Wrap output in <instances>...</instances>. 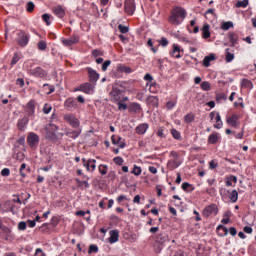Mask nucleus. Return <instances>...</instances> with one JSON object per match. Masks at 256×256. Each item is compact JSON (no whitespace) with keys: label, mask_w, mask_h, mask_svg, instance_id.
<instances>
[{"label":"nucleus","mask_w":256,"mask_h":256,"mask_svg":"<svg viewBox=\"0 0 256 256\" xmlns=\"http://www.w3.org/2000/svg\"><path fill=\"white\" fill-rule=\"evenodd\" d=\"M0 175L2 177H9V175H11V170L9 168H4L1 170Z\"/></svg>","instance_id":"obj_49"},{"label":"nucleus","mask_w":256,"mask_h":256,"mask_svg":"<svg viewBox=\"0 0 256 256\" xmlns=\"http://www.w3.org/2000/svg\"><path fill=\"white\" fill-rule=\"evenodd\" d=\"M118 29H119L120 33H129V27L123 26L122 24H120L118 26Z\"/></svg>","instance_id":"obj_58"},{"label":"nucleus","mask_w":256,"mask_h":256,"mask_svg":"<svg viewBox=\"0 0 256 256\" xmlns=\"http://www.w3.org/2000/svg\"><path fill=\"white\" fill-rule=\"evenodd\" d=\"M78 185H84L85 189H89L90 185L89 182H87V180L81 181L79 179H76Z\"/></svg>","instance_id":"obj_60"},{"label":"nucleus","mask_w":256,"mask_h":256,"mask_svg":"<svg viewBox=\"0 0 256 256\" xmlns=\"http://www.w3.org/2000/svg\"><path fill=\"white\" fill-rule=\"evenodd\" d=\"M53 13L59 19H63L65 17V9L61 5H57L53 8Z\"/></svg>","instance_id":"obj_20"},{"label":"nucleus","mask_w":256,"mask_h":256,"mask_svg":"<svg viewBox=\"0 0 256 256\" xmlns=\"http://www.w3.org/2000/svg\"><path fill=\"white\" fill-rule=\"evenodd\" d=\"M109 234H110V237L108 238L109 243L113 245V243H117V241H119V231L110 230Z\"/></svg>","instance_id":"obj_22"},{"label":"nucleus","mask_w":256,"mask_h":256,"mask_svg":"<svg viewBox=\"0 0 256 256\" xmlns=\"http://www.w3.org/2000/svg\"><path fill=\"white\" fill-rule=\"evenodd\" d=\"M64 107L67 111H75L79 106L77 104V100L73 97H69L64 102Z\"/></svg>","instance_id":"obj_8"},{"label":"nucleus","mask_w":256,"mask_h":256,"mask_svg":"<svg viewBox=\"0 0 256 256\" xmlns=\"http://www.w3.org/2000/svg\"><path fill=\"white\" fill-rule=\"evenodd\" d=\"M98 171L101 175H107V172L109 171V166H107V164H100L98 166Z\"/></svg>","instance_id":"obj_32"},{"label":"nucleus","mask_w":256,"mask_h":256,"mask_svg":"<svg viewBox=\"0 0 256 256\" xmlns=\"http://www.w3.org/2000/svg\"><path fill=\"white\" fill-rule=\"evenodd\" d=\"M45 91L48 90L47 95H51V93L55 92V86L49 85V84H44L43 85Z\"/></svg>","instance_id":"obj_44"},{"label":"nucleus","mask_w":256,"mask_h":256,"mask_svg":"<svg viewBox=\"0 0 256 256\" xmlns=\"http://www.w3.org/2000/svg\"><path fill=\"white\" fill-rule=\"evenodd\" d=\"M83 166L87 169V171H91L89 160L82 158Z\"/></svg>","instance_id":"obj_63"},{"label":"nucleus","mask_w":256,"mask_h":256,"mask_svg":"<svg viewBox=\"0 0 256 256\" xmlns=\"http://www.w3.org/2000/svg\"><path fill=\"white\" fill-rule=\"evenodd\" d=\"M64 120L74 129H78V127L81 125L79 119H77V117H75L73 114L64 115Z\"/></svg>","instance_id":"obj_6"},{"label":"nucleus","mask_w":256,"mask_h":256,"mask_svg":"<svg viewBox=\"0 0 256 256\" xmlns=\"http://www.w3.org/2000/svg\"><path fill=\"white\" fill-rule=\"evenodd\" d=\"M46 139H48V141H57V134H55V132H47Z\"/></svg>","instance_id":"obj_40"},{"label":"nucleus","mask_w":256,"mask_h":256,"mask_svg":"<svg viewBox=\"0 0 256 256\" xmlns=\"http://www.w3.org/2000/svg\"><path fill=\"white\" fill-rule=\"evenodd\" d=\"M79 135H81V129L66 131V136L70 139H77Z\"/></svg>","instance_id":"obj_24"},{"label":"nucleus","mask_w":256,"mask_h":256,"mask_svg":"<svg viewBox=\"0 0 256 256\" xmlns=\"http://www.w3.org/2000/svg\"><path fill=\"white\" fill-rule=\"evenodd\" d=\"M185 17H187V11L182 7H175L172 9L168 21L172 25H181L185 20Z\"/></svg>","instance_id":"obj_1"},{"label":"nucleus","mask_w":256,"mask_h":256,"mask_svg":"<svg viewBox=\"0 0 256 256\" xmlns=\"http://www.w3.org/2000/svg\"><path fill=\"white\" fill-rule=\"evenodd\" d=\"M81 37L79 36V34L73 33L72 36L70 37V40L72 41V43L75 45L76 43H79Z\"/></svg>","instance_id":"obj_46"},{"label":"nucleus","mask_w":256,"mask_h":256,"mask_svg":"<svg viewBox=\"0 0 256 256\" xmlns=\"http://www.w3.org/2000/svg\"><path fill=\"white\" fill-rule=\"evenodd\" d=\"M202 91H211V84L208 81H204L201 83Z\"/></svg>","instance_id":"obj_41"},{"label":"nucleus","mask_w":256,"mask_h":256,"mask_svg":"<svg viewBox=\"0 0 256 256\" xmlns=\"http://www.w3.org/2000/svg\"><path fill=\"white\" fill-rule=\"evenodd\" d=\"M159 44L162 46V47H167V45H169V40H167V38L165 37H162L159 41Z\"/></svg>","instance_id":"obj_59"},{"label":"nucleus","mask_w":256,"mask_h":256,"mask_svg":"<svg viewBox=\"0 0 256 256\" xmlns=\"http://www.w3.org/2000/svg\"><path fill=\"white\" fill-rule=\"evenodd\" d=\"M29 39H30V36L25 31L20 30L17 33L16 41L18 45H20V47H27V45H29Z\"/></svg>","instance_id":"obj_4"},{"label":"nucleus","mask_w":256,"mask_h":256,"mask_svg":"<svg viewBox=\"0 0 256 256\" xmlns=\"http://www.w3.org/2000/svg\"><path fill=\"white\" fill-rule=\"evenodd\" d=\"M235 59V55L232 54L231 52H227L226 54V63H231Z\"/></svg>","instance_id":"obj_55"},{"label":"nucleus","mask_w":256,"mask_h":256,"mask_svg":"<svg viewBox=\"0 0 256 256\" xmlns=\"http://www.w3.org/2000/svg\"><path fill=\"white\" fill-rule=\"evenodd\" d=\"M147 129H149V124L142 123L135 128V131L138 135H145V133H147Z\"/></svg>","instance_id":"obj_21"},{"label":"nucleus","mask_w":256,"mask_h":256,"mask_svg":"<svg viewBox=\"0 0 256 256\" xmlns=\"http://www.w3.org/2000/svg\"><path fill=\"white\" fill-rule=\"evenodd\" d=\"M26 113L28 117L35 116V100H30L26 105Z\"/></svg>","instance_id":"obj_15"},{"label":"nucleus","mask_w":256,"mask_h":256,"mask_svg":"<svg viewBox=\"0 0 256 256\" xmlns=\"http://www.w3.org/2000/svg\"><path fill=\"white\" fill-rule=\"evenodd\" d=\"M74 91H81L86 95H93L95 93V84L86 82L76 87Z\"/></svg>","instance_id":"obj_3"},{"label":"nucleus","mask_w":256,"mask_h":256,"mask_svg":"<svg viewBox=\"0 0 256 256\" xmlns=\"http://www.w3.org/2000/svg\"><path fill=\"white\" fill-rule=\"evenodd\" d=\"M124 9L128 15H133V13H135V1L126 0L124 4Z\"/></svg>","instance_id":"obj_12"},{"label":"nucleus","mask_w":256,"mask_h":256,"mask_svg":"<svg viewBox=\"0 0 256 256\" xmlns=\"http://www.w3.org/2000/svg\"><path fill=\"white\" fill-rule=\"evenodd\" d=\"M215 59H217L215 54H209L208 56H205L203 65H210L211 61H215Z\"/></svg>","instance_id":"obj_29"},{"label":"nucleus","mask_w":256,"mask_h":256,"mask_svg":"<svg viewBox=\"0 0 256 256\" xmlns=\"http://www.w3.org/2000/svg\"><path fill=\"white\" fill-rule=\"evenodd\" d=\"M181 165V162L177 161V160H170L168 161L167 167L171 169V171H173V169H177V167H179Z\"/></svg>","instance_id":"obj_28"},{"label":"nucleus","mask_w":256,"mask_h":256,"mask_svg":"<svg viewBox=\"0 0 256 256\" xmlns=\"http://www.w3.org/2000/svg\"><path fill=\"white\" fill-rule=\"evenodd\" d=\"M91 57L97 65H101V63H103V51L95 49L92 51Z\"/></svg>","instance_id":"obj_9"},{"label":"nucleus","mask_w":256,"mask_h":256,"mask_svg":"<svg viewBox=\"0 0 256 256\" xmlns=\"http://www.w3.org/2000/svg\"><path fill=\"white\" fill-rule=\"evenodd\" d=\"M117 71H120V73H132L133 70L130 67L120 65L117 67Z\"/></svg>","instance_id":"obj_38"},{"label":"nucleus","mask_w":256,"mask_h":256,"mask_svg":"<svg viewBox=\"0 0 256 256\" xmlns=\"http://www.w3.org/2000/svg\"><path fill=\"white\" fill-rule=\"evenodd\" d=\"M211 26L209 24H204L202 27V37L203 39H209L211 37V32L209 31Z\"/></svg>","instance_id":"obj_25"},{"label":"nucleus","mask_w":256,"mask_h":256,"mask_svg":"<svg viewBox=\"0 0 256 256\" xmlns=\"http://www.w3.org/2000/svg\"><path fill=\"white\" fill-rule=\"evenodd\" d=\"M87 69L90 83L97 85V81H99V73H97V71L93 70L92 68Z\"/></svg>","instance_id":"obj_13"},{"label":"nucleus","mask_w":256,"mask_h":256,"mask_svg":"<svg viewBox=\"0 0 256 256\" xmlns=\"http://www.w3.org/2000/svg\"><path fill=\"white\" fill-rule=\"evenodd\" d=\"M27 125H29V117L25 116L18 120L17 127L19 131H25V129H27Z\"/></svg>","instance_id":"obj_16"},{"label":"nucleus","mask_w":256,"mask_h":256,"mask_svg":"<svg viewBox=\"0 0 256 256\" xmlns=\"http://www.w3.org/2000/svg\"><path fill=\"white\" fill-rule=\"evenodd\" d=\"M51 225H53L54 227H57V225H59V217L53 216L51 218Z\"/></svg>","instance_id":"obj_61"},{"label":"nucleus","mask_w":256,"mask_h":256,"mask_svg":"<svg viewBox=\"0 0 256 256\" xmlns=\"http://www.w3.org/2000/svg\"><path fill=\"white\" fill-rule=\"evenodd\" d=\"M110 97H111V99H113L116 102L121 101V98L123 97V90H121L117 87H113L110 92Z\"/></svg>","instance_id":"obj_11"},{"label":"nucleus","mask_w":256,"mask_h":256,"mask_svg":"<svg viewBox=\"0 0 256 256\" xmlns=\"http://www.w3.org/2000/svg\"><path fill=\"white\" fill-rule=\"evenodd\" d=\"M19 59H21V56L18 53H15L12 58L11 65H17V63H19Z\"/></svg>","instance_id":"obj_51"},{"label":"nucleus","mask_w":256,"mask_h":256,"mask_svg":"<svg viewBox=\"0 0 256 256\" xmlns=\"http://www.w3.org/2000/svg\"><path fill=\"white\" fill-rule=\"evenodd\" d=\"M214 129H223V120H221V114L216 113V124H214Z\"/></svg>","instance_id":"obj_27"},{"label":"nucleus","mask_w":256,"mask_h":256,"mask_svg":"<svg viewBox=\"0 0 256 256\" xmlns=\"http://www.w3.org/2000/svg\"><path fill=\"white\" fill-rule=\"evenodd\" d=\"M141 104L137 102H132L128 106L129 113H141Z\"/></svg>","instance_id":"obj_19"},{"label":"nucleus","mask_w":256,"mask_h":256,"mask_svg":"<svg viewBox=\"0 0 256 256\" xmlns=\"http://www.w3.org/2000/svg\"><path fill=\"white\" fill-rule=\"evenodd\" d=\"M218 167H219V164L215 162V160H212L209 162V169L213 170V169H217Z\"/></svg>","instance_id":"obj_62"},{"label":"nucleus","mask_w":256,"mask_h":256,"mask_svg":"<svg viewBox=\"0 0 256 256\" xmlns=\"http://www.w3.org/2000/svg\"><path fill=\"white\" fill-rule=\"evenodd\" d=\"M147 105L150 107H159V98L157 96H149L147 98Z\"/></svg>","instance_id":"obj_23"},{"label":"nucleus","mask_w":256,"mask_h":256,"mask_svg":"<svg viewBox=\"0 0 256 256\" xmlns=\"http://www.w3.org/2000/svg\"><path fill=\"white\" fill-rule=\"evenodd\" d=\"M61 43H62L65 47H71V46L75 45V44L73 43V41L71 40V38H69V39L62 38V39H61Z\"/></svg>","instance_id":"obj_43"},{"label":"nucleus","mask_w":256,"mask_h":256,"mask_svg":"<svg viewBox=\"0 0 256 256\" xmlns=\"http://www.w3.org/2000/svg\"><path fill=\"white\" fill-rule=\"evenodd\" d=\"M155 241L159 245H165V243H169V235L166 232H159L155 237Z\"/></svg>","instance_id":"obj_10"},{"label":"nucleus","mask_w":256,"mask_h":256,"mask_svg":"<svg viewBox=\"0 0 256 256\" xmlns=\"http://www.w3.org/2000/svg\"><path fill=\"white\" fill-rule=\"evenodd\" d=\"M42 19L47 25H51V16L49 14H43Z\"/></svg>","instance_id":"obj_54"},{"label":"nucleus","mask_w":256,"mask_h":256,"mask_svg":"<svg viewBox=\"0 0 256 256\" xmlns=\"http://www.w3.org/2000/svg\"><path fill=\"white\" fill-rule=\"evenodd\" d=\"M176 105H177V101H168L166 103V109L168 111H171V109H173Z\"/></svg>","instance_id":"obj_48"},{"label":"nucleus","mask_w":256,"mask_h":256,"mask_svg":"<svg viewBox=\"0 0 256 256\" xmlns=\"http://www.w3.org/2000/svg\"><path fill=\"white\" fill-rule=\"evenodd\" d=\"M9 203L6 202V204L2 205L1 213H9Z\"/></svg>","instance_id":"obj_64"},{"label":"nucleus","mask_w":256,"mask_h":256,"mask_svg":"<svg viewBox=\"0 0 256 256\" xmlns=\"http://www.w3.org/2000/svg\"><path fill=\"white\" fill-rule=\"evenodd\" d=\"M52 109H53V107H51V105L44 104L43 113H45V115H49V113H51Z\"/></svg>","instance_id":"obj_50"},{"label":"nucleus","mask_w":256,"mask_h":256,"mask_svg":"<svg viewBox=\"0 0 256 256\" xmlns=\"http://www.w3.org/2000/svg\"><path fill=\"white\" fill-rule=\"evenodd\" d=\"M227 193L231 203H237L239 201V192L237 190H227Z\"/></svg>","instance_id":"obj_18"},{"label":"nucleus","mask_w":256,"mask_h":256,"mask_svg":"<svg viewBox=\"0 0 256 256\" xmlns=\"http://www.w3.org/2000/svg\"><path fill=\"white\" fill-rule=\"evenodd\" d=\"M228 39H229L230 43H232V46L235 47V45H237V41L239 40V36L237 34H235L234 32H230L228 34Z\"/></svg>","instance_id":"obj_26"},{"label":"nucleus","mask_w":256,"mask_h":256,"mask_svg":"<svg viewBox=\"0 0 256 256\" xmlns=\"http://www.w3.org/2000/svg\"><path fill=\"white\" fill-rule=\"evenodd\" d=\"M116 105L118 106V111H127L129 109V106L121 100L117 101Z\"/></svg>","instance_id":"obj_37"},{"label":"nucleus","mask_w":256,"mask_h":256,"mask_svg":"<svg viewBox=\"0 0 256 256\" xmlns=\"http://www.w3.org/2000/svg\"><path fill=\"white\" fill-rule=\"evenodd\" d=\"M231 27H233V22L231 21L223 22L221 25V29H223V31H229Z\"/></svg>","instance_id":"obj_39"},{"label":"nucleus","mask_w":256,"mask_h":256,"mask_svg":"<svg viewBox=\"0 0 256 256\" xmlns=\"http://www.w3.org/2000/svg\"><path fill=\"white\" fill-rule=\"evenodd\" d=\"M195 121V115L193 113H188L184 117V122L187 124H191Z\"/></svg>","instance_id":"obj_33"},{"label":"nucleus","mask_w":256,"mask_h":256,"mask_svg":"<svg viewBox=\"0 0 256 256\" xmlns=\"http://www.w3.org/2000/svg\"><path fill=\"white\" fill-rule=\"evenodd\" d=\"M240 119H241V115L233 114L232 116H228L226 118V123L230 127H234V129H237V127H239V120Z\"/></svg>","instance_id":"obj_7"},{"label":"nucleus","mask_w":256,"mask_h":256,"mask_svg":"<svg viewBox=\"0 0 256 256\" xmlns=\"http://www.w3.org/2000/svg\"><path fill=\"white\" fill-rule=\"evenodd\" d=\"M97 160L95 159H89V165H90V171L91 173H93V171H95V169H97Z\"/></svg>","instance_id":"obj_45"},{"label":"nucleus","mask_w":256,"mask_h":256,"mask_svg":"<svg viewBox=\"0 0 256 256\" xmlns=\"http://www.w3.org/2000/svg\"><path fill=\"white\" fill-rule=\"evenodd\" d=\"M113 162L115 163V165H123V163H125V160H123V157L117 156L113 159Z\"/></svg>","instance_id":"obj_47"},{"label":"nucleus","mask_w":256,"mask_h":256,"mask_svg":"<svg viewBox=\"0 0 256 256\" xmlns=\"http://www.w3.org/2000/svg\"><path fill=\"white\" fill-rule=\"evenodd\" d=\"M27 11L28 13H33V11H35V4L33 2L27 3Z\"/></svg>","instance_id":"obj_53"},{"label":"nucleus","mask_w":256,"mask_h":256,"mask_svg":"<svg viewBox=\"0 0 256 256\" xmlns=\"http://www.w3.org/2000/svg\"><path fill=\"white\" fill-rule=\"evenodd\" d=\"M39 141H40V138L37 135V133H35V132L28 133L27 143H28V146L30 147V149H32V151L37 150V147H39Z\"/></svg>","instance_id":"obj_2"},{"label":"nucleus","mask_w":256,"mask_h":256,"mask_svg":"<svg viewBox=\"0 0 256 256\" xmlns=\"http://www.w3.org/2000/svg\"><path fill=\"white\" fill-rule=\"evenodd\" d=\"M38 49L40 51H45V49H47V43L45 41H39L38 42Z\"/></svg>","instance_id":"obj_52"},{"label":"nucleus","mask_w":256,"mask_h":256,"mask_svg":"<svg viewBox=\"0 0 256 256\" xmlns=\"http://www.w3.org/2000/svg\"><path fill=\"white\" fill-rule=\"evenodd\" d=\"M18 229L19 231H25V229H27V223L25 221L19 222Z\"/></svg>","instance_id":"obj_57"},{"label":"nucleus","mask_w":256,"mask_h":256,"mask_svg":"<svg viewBox=\"0 0 256 256\" xmlns=\"http://www.w3.org/2000/svg\"><path fill=\"white\" fill-rule=\"evenodd\" d=\"M223 101H227V94H225V93L216 94V102L223 103Z\"/></svg>","instance_id":"obj_35"},{"label":"nucleus","mask_w":256,"mask_h":256,"mask_svg":"<svg viewBox=\"0 0 256 256\" xmlns=\"http://www.w3.org/2000/svg\"><path fill=\"white\" fill-rule=\"evenodd\" d=\"M217 213H219V208L217 207L216 204H210L206 206L202 211L203 217H206V218L211 217V215L215 217Z\"/></svg>","instance_id":"obj_5"},{"label":"nucleus","mask_w":256,"mask_h":256,"mask_svg":"<svg viewBox=\"0 0 256 256\" xmlns=\"http://www.w3.org/2000/svg\"><path fill=\"white\" fill-rule=\"evenodd\" d=\"M170 133L173 139H176L177 141L181 140V132H179V130L173 128L170 130Z\"/></svg>","instance_id":"obj_34"},{"label":"nucleus","mask_w":256,"mask_h":256,"mask_svg":"<svg viewBox=\"0 0 256 256\" xmlns=\"http://www.w3.org/2000/svg\"><path fill=\"white\" fill-rule=\"evenodd\" d=\"M249 5V0H241L235 4V7L245 9Z\"/></svg>","instance_id":"obj_36"},{"label":"nucleus","mask_w":256,"mask_h":256,"mask_svg":"<svg viewBox=\"0 0 256 256\" xmlns=\"http://www.w3.org/2000/svg\"><path fill=\"white\" fill-rule=\"evenodd\" d=\"M241 86L244 87L245 89H252L253 88V82L249 79H242L241 81Z\"/></svg>","instance_id":"obj_30"},{"label":"nucleus","mask_w":256,"mask_h":256,"mask_svg":"<svg viewBox=\"0 0 256 256\" xmlns=\"http://www.w3.org/2000/svg\"><path fill=\"white\" fill-rule=\"evenodd\" d=\"M89 253H99V247L97 245H90Z\"/></svg>","instance_id":"obj_56"},{"label":"nucleus","mask_w":256,"mask_h":256,"mask_svg":"<svg viewBox=\"0 0 256 256\" xmlns=\"http://www.w3.org/2000/svg\"><path fill=\"white\" fill-rule=\"evenodd\" d=\"M143 170L141 169V167L134 165L133 170L131 171L132 175H136V177H139V175H141V172Z\"/></svg>","instance_id":"obj_42"},{"label":"nucleus","mask_w":256,"mask_h":256,"mask_svg":"<svg viewBox=\"0 0 256 256\" xmlns=\"http://www.w3.org/2000/svg\"><path fill=\"white\" fill-rule=\"evenodd\" d=\"M223 231L224 234L220 235V237H227L229 235V228L227 226H224L222 224L217 226V231Z\"/></svg>","instance_id":"obj_31"},{"label":"nucleus","mask_w":256,"mask_h":256,"mask_svg":"<svg viewBox=\"0 0 256 256\" xmlns=\"http://www.w3.org/2000/svg\"><path fill=\"white\" fill-rule=\"evenodd\" d=\"M30 75H33V77H40V79H43V77L47 75V72H45L43 68L38 66L35 69H30Z\"/></svg>","instance_id":"obj_14"},{"label":"nucleus","mask_w":256,"mask_h":256,"mask_svg":"<svg viewBox=\"0 0 256 256\" xmlns=\"http://www.w3.org/2000/svg\"><path fill=\"white\" fill-rule=\"evenodd\" d=\"M219 139H221V136L219 133L214 132L208 136V145H217L219 143Z\"/></svg>","instance_id":"obj_17"}]
</instances>
